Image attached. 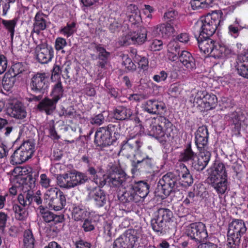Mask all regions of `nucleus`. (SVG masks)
Returning <instances> with one entry per match:
<instances>
[{
  "instance_id": "nucleus-56",
  "label": "nucleus",
  "mask_w": 248,
  "mask_h": 248,
  "mask_svg": "<svg viewBox=\"0 0 248 248\" xmlns=\"http://www.w3.org/2000/svg\"><path fill=\"white\" fill-rule=\"evenodd\" d=\"M129 21L131 23V28L135 29L137 26L140 25L142 22V19L140 16V11L132 14H129Z\"/></svg>"
},
{
  "instance_id": "nucleus-44",
  "label": "nucleus",
  "mask_w": 248,
  "mask_h": 248,
  "mask_svg": "<svg viewBox=\"0 0 248 248\" xmlns=\"http://www.w3.org/2000/svg\"><path fill=\"white\" fill-rule=\"evenodd\" d=\"M23 245L24 248H34L35 238L31 230L24 231L23 235Z\"/></svg>"
},
{
  "instance_id": "nucleus-60",
  "label": "nucleus",
  "mask_w": 248,
  "mask_h": 248,
  "mask_svg": "<svg viewBox=\"0 0 248 248\" xmlns=\"http://www.w3.org/2000/svg\"><path fill=\"white\" fill-rule=\"evenodd\" d=\"M122 65L125 67L126 72H132L136 69V65L132 62L131 58L127 56H124L123 57Z\"/></svg>"
},
{
  "instance_id": "nucleus-48",
  "label": "nucleus",
  "mask_w": 248,
  "mask_h": 248,
  "mask_svg": "<svg viewBox=\"0 0 248 248\" xmlns=\"http://www.w3.org/2000/svg\"><path fill=\"white\" fill-rule=\"evenodd\" d=\"M131 52L135 54V61L138 63L139 67L143 70L147 69L148 67V59L145 56L138 54L136 49H132Z\"/></svg>"
},
{
  "instance_id": "nucleus-35",
  "label": "nucleus",
  "mask_w": 248,
  "mask_h": 248,
  "mask_svg": "<svg viewBox=\"0 0 248 248\" xmlns=\"http://www.w3.org/2000/svg\"><path fill=\"white\" fill-rule=\"evenodd\" d=\"M196 153L192 149V143L191 141L187 142L184 147V149L180 153L179 156V161L183 162H187L193 161L196 157Z\"/></svg>"
},
{
  "instance_id": "nucleus-40",
  "label": "nucleus",
  "mask_w": 248,
  "mask_h": 248,
  "mask_svg": "<svg viewBox=\"0 0 248 248\" xmlns=\"http://www.w3.org/2000/svg\"><path fill=\"white\" fill-rule=\"evenodd\" d=\"M39 209L41 217L43 220L46 223H53L55 222L57 217H64L63 214H55L48 209L44 208L42 206H39Z\"/></svg>"
},
{
  "instance_id": "nucleus-22",
  "label": "nucleus",
  "mask_w": 248,
  "mask_h": 248,
  "mask_svg": "<svg viewBox=\"0 0 248 248\" xmlns=\"http://www.w3.org/2000/svg\"><path fill=\"white\" fill-rule=\"evenodd\" d=\"M247 228L242 219H233L229 223L227 235L233 237H238L240 239L246 233Z\"/></svg>"
},
{
  "instance_id": "nucleus-1",
  "label": "nucleus",
  "mask_w": 248,
  "mask_h": 248,
  "mask_svg": "<svg viewBox=\"0 0 248 248\" xmlns=\"http://www.w3.org/2000/svg\"><path fill=\"white\" fill-rule=\"evenodd\" d=\"M154 115H159L155 118V124H150L149 135L155 138L162 145H166L174 139L175 126L166 117L162 116L167 111L163 101L155 99Z\"/></svg>"
},
{
  "instance_id": "nucleus-17",
  "label": "nucleus",
  "mask_w": 248,
  "mask_h": 248,
  "mask_svg": "<svg viewBox=\"0 0 248 248\" xmlns=\"http://www.w3.org/2000/svg\"><path fill=\"white\" fill-rule=\"evenodd\" d=\"M6 111L10 117L19 120L24 119L27 115L24 104L16 98L8 101L6 104Z\"/></svg>"
},
{
  "instance_id": "nucleus-53",
  "label": "nucleus",
  "mask_w": 248,
  "mask_h": 248,
  "mask_svg": "<svg viewBox=\"0 0 248 248\" xmlns=\"http://www.w3.org/2000/svg\"><path fill=\"white\" fill-rule=\"evenodd\" d=\"M39 176L38 171H34V172L31 173L30 175L27 176L24 179L26 180V183L25 186H28L29 189L32 190L35 186V182ZM27 188L28 189V187Z\"/></svg>"
},
{
  "instance_id": "nucleus-2",
  "label": "nucleus",
  "mask_w": 248,
  "mask_h": 248,
  "mask_svg": "<svg viewBox=\"0 0 248 248\" xmlns=\"http://www.w3.org/2000/svg\"><path fill=\"white\" fill-rule=\"evenodd\" d=\"M199 48L204 54H210L215 59L225 60L235 55L232 47L229 45L218 43L211 39V36H201L194 33Z\"/></svg>"
},
{
  "instance_id": "nucleus-26",
  "label": "nucleus",
  "mask_w": 248,
  "mask_h": 248,
  "mask_svg": "<svg viewBox=\"0 0 248 248\" xmlns=\"http://www.w3.org/2000/svg\"><path fill=\"white\" fill-rule=\"evenodd\" d=\"M57 103L53 99L45 97L39 102L37 108L40 112H45L47 115H50L55 110Z\"/></svg>"
},
{
  "instance_id": "nucleus-28",
  "label": "nucleus",
  "mask_w": 248,
  "mask_h": 248,
  "mask_svg": "<svg viewBox=\"0 0 248 248\" xmlns=\"http://www.w3.org/2000/svg\"><path fill=\"white\" fill-rule=\"evenodd\" d=\"M245 119V115L241 111H235L231 114L229 123L234 132L240 133L242 123Z\"/></svg>"
},
{
  "instance_id": "nucleus-30",
  "label": "nucleus",
  "mask_w": 248,
  "mask_h": 248,
  "mask_svg": "<svg viewBox=\"0 0 248 248\" xmlns=\"http://www.w3.org/2000/svg\"><path fill=\"white\" fill-rule=\"evenodd\" d=\"M151 226L153 230L158 235L166 234L170 229V225H167L156 216L151 219Z\"/></svg>"
},
{
  "instance_id": "nucleus-54",
  "label": "nucleus",
  "mask_w": 248,
  "mask_h": 248,
  "mask_svg": "<svg viewBox=\"0 0 248 248\" xmlns=\"http://www.w3.org/2000/svg\"><path fill=\"white\" fill-rule=\"evenodd\" d=\"M173 76L172 74H171L170 76H169V74L168 73H167L164 70L160 71L159 72H158L157 74L155 75L152 78L154 80V81L157 82V83H160L162 82H165L167 79V78L169 77L171 79V81H173L175 78H173Z\"/></svg>"
},
{
  "instance_id": "nucleus-64",
  "label": "nucleus",
  "mask_w": 248,
  "mask_h": 248,
  "mask_svg": "<svg viewBox=\"0 0 248 248\" xmlns=\"http://www.w3.org/2000/svg\"><path fill=\"white\" fill-rule=\"evenodd\" d=\"M174 39L178 43L180 42L184 44H187L190 41V35L188 33L184 32L178 34Z\"/></svg>"
},
{
  "instance_id": "nucleus-13",
  "label": "nucleus",
  "mask_w": 248,
  "mask_h": 248,
  "mask_svg": "<svg viewBox=\"0 0 248 248\" xmlns=\"http://www.w3.org/2000/svg\"><path fill=\"white\" fill-rule=\"evenodd\" d=\"M45 198L49 207L55 211L62 210L66 205L65 195L56 187L48 189L45 194Z\"/></svg>"
},
{
  "instance_id": "nucleus-46",
  "label": "nucleus",
  "mask_w": 248,
  "mask_h": 248,
  "mask_svg": "<svg viewBox=\"0 0 248 248\" xmlns=\"http://www.w3.org/2000/svg\"><path fill=\"white\" fill-rule=\"evenodd\" d=\"M18 18L15 17L11 20L2 19L1 23L5 28V29L10 33L12 39L13 38L15 32V28L17 25Z\"/></svg>"
},
{
  "instance_id": "nucleus-55",
  "label": "nucleus",
  "mask_w": 248,
  "mask_h": 248,
  "mask_svg": "<svg viewBox=\"0 0 248 248\" xmlns=\"http://www.w3.org/2000/svg\"><path fill=\"white\" fill-rule=\"evenodd\" d=\"M178 13L175 10H169L164 14L163 18L166 23H171L172 25H175L177 22Z\"/></svg>"
},
{
  "instance_id": "nucleus-16",
  "label": "nucleus",
  "mask_w": 248,
  "mask_h": 248,
  "mask_svg": "<svg viewBox=\"0 0 248 248\" xmlns=\"http://www.w3.org/2000/svg\"><path fill=\"white\" fill-rule=\"evenodd\" d=\"M105 178L111 186L124 188L126 182L131 179L122 169L117 167L111 170L107 176L105 175Z\"/></svg>"
},
{
  "instance_id": "nucleus-62",
  "label": "nucleus",
  "mask_w": 248,
  "mask_h": 248,
  "mask_svg": "<svg viewBox=\"0 0 248 248\" xmlns=\"http://www.w3.org/2000/svg\"><path fill=\"white\" fill-rule=\"evenodd\" d=\"M227 248H239L241 239L238 237H233L227 235Z\"/></svg>"
},
{
  "instance_id": "nucleus-21",
  "label": "nucleus",
  "mask_w": 248,
  "mask_h": 248,
  "mask_svg": "<svg viewBox=\"0 0 248 248\" xmlns=\"http://www.w3.org/2000/svg\"><path fill=\"white\" fill-rule=\"evenodd\" d=\"M209 134L206 125L200 126L195 133L194 142L198 151L207 150Z\"/></svg>"
},
{
  "instance_id": "nucleus-8",
  "label": "nucleus",
  "mask_w": 248,
  "mask_h": 248,
  "mask_svg": "<svg viewBox=\"0 0 248 248\" xmlns=\"http://www.w3.org/2000/svg\"><path fill=\"white\" fill-rule=\"evenodd\" d=\"M178 180L177 175L173 172H169L164 175L157 182L155 191V196L163 200L174 192L179 184Z\"/></svg>"
},
{
  "instance_id": "nucleus-61",
  "label": "nucleus",
  "mask_w": 248,
  "mask_h": 248,
  "mask_svg": "<svg viewBox=\"0 0 248 248\" xmlns=\"http://www.w3.org/2000/svg\"><path fill=\"white\" fill-rule=\"evenodd\" d=\"M67 45V43L65 39L62 37H57L55 41L54 47L57 52L61 51L62 54L65 53V51L63 48Z\"/></svg>"
},
{
  "instance_id": "nucleus-63",
  "label": "nucleus",
  "mask_w": 248,
  "mask_h": 248,
  "mask_svg": "<svg viewBox=\"0 0 248 248\" xmlns=\"http://www.w3.org/2000/svg\"><path fill=\"white\" fill-rule=\"evenodd\" d=\"M83 220L81 228L85 232H90L95 229V226L93 221L92 219L86 218Z\"/></svg>"
},
{
  "instance_id": "nucleus-24",
  "label": "nucleus",
  "mask_w": 248,
  "mask_h": 248,
  "mask_svg": "<svg viewBox=\"0 0 248 248\" xmlns=\"http://www.w3.org/2000/svg\"><path fill=\"white\" fill-rule=\"evenodd\" d=\"M100 187L99 186V187L93 188L89 193L90 199L93 202L94 205L98 208L103 207L107 202L106 194Z\"/></svg>"
},
{
  "instance_id": "nucleus-29",
  "label": "nucleus",
  "mask_w": 248,
  "mask_h": 248,
  "mask_svg": "<svg viewBox=\"0 0 248 248\" xmlns=\"http://www.w3.org/2000/svg\"><path fill=\"white\" fill-rule=\"evenodd\" d=\"M238 61L239 62L237 67L238 74L248 79V49L238 56Z\"/></svg>"
},
{
  "instance_id": "nucleus-3",
  "label": "nucleus",
  "mask_w": 248,
  "mask_h": 248,
  "mask_svg": "<svg viewBox=\"0 0 248 248\" xmlns=\"http://www.w3.org/2000/svg\"><path fill=\"white\" fill-rule=\"evenodd\" d=\"M208 170V183L218 195H222L228 188V175L224 164L216 159Z\"/></svg>"
},
{
  "instance_id": "nucleus-47",
  "label": "nucleus",
  "mask_w": 248,
  "mask_h": 248,
  "mask_svg": "<svg viewBox=\"0 0 248 248\" xmlns=\"http://www.w3.org/2000/svg\"><path fill=\"white\" fill-rule=\"evenodd\" d=\"M13 209L15 213V217L16 219L24 220L28 215V213L25 207L17 204L13 205Z\"/></svg>"
},
{
  "instance_id": "nucleus-32",
  "label": "nucleus",
  "mask_w": 248,
  "mask_h": 248,
  "mask_svg": "<svg viewBox=\"0 0 248 248\" xmlns=\"http://www.w3.org/2000/svg\"><path fill=\"white\" fill-rule=\"evenodd\" d=\"M71 212L73 219L77 221H82L90 215V212L82 205L73 204Z\"/></svg>"
},
{
  "instance_id": "nucleus-14",
  "label": "nucleus",
  "mask_w": 248,
  "mask_h": 248,
  "mask_svg": "<svg viewBox=\"0 0 248 248\" xmlns=\"http://www.w3.org/2000/svg\"><path fill=\"white\" fill-rule=\"evenodd\" d=\"M49 85L48 77L46 74L40 72L33 75L30 84V89L32 93L42 94L47 92Z\"/></svg>"
},
{
  "instance_id": "nucleus-20",
  "label": "nucleus",
  "mask_w": 248,
  "mask_h": 248,
  "mask_svg": "<svg viewBox=\"0 0 248 248\" xmlns=\"http://www.w3.org/2000/svg\"><path fill=\"white\" fill-rule=\"evenodd\" d=\"M211 157V152L207 150L199 151V154L194 158L191 167L196 171L203 170L208 164Z\"/></svg>"
},
{
  "instance_id": "nucleus-43",
  "label": "nucleus",
  "mask_w": 248,
  "mask_h": 248,
  "mask_svg": "<svg viewBox=\"0 0 248 248\" xmlns=\"http://www.w3.org/2000/svg\"><path fill=\"white\" fill-rule=\"evenodd\" d=\"M33 191L27 189L23 194H20L18 196V201L19 203L23 206L32 205V197Z\"/></svg>"
},
{
  "instance_id": "nucleus-38",
  "label": "nucleus",
  "mask_w": 248,
  "mask_h": 248,
  "mask_svg": "<svg viewBox=\"0 0 248 248\" xmlns=\"http://www.w3.org/2000/svg\"><path fill=\"white\" fill-rule=\"evenodd\" d=\"M64 95V88L62 81L59 80L52 86L50 96L57 103L61 100Z\"/></svg>"
},
{
  "instance_id": "nucleus-4",
  "label": "nucleus",
  "mask_w": 248,
  "mask_h": 248,
  "mask_svg": "<svg viewBox=\"0 0 248 248\" xmlns=\"http://www.w3.org/2000/svg\"><path fill=\"white\" fill-rule=\"evenodd\" d=\"M221 10H215L205 16L201 17L194 26V30H197L198 35L212 36L217 27L225 20Z\"/></svg>"
},
{
  "instance_id": "nucleus-36",
  "label": "nucleus",
  "mask_w": 248,
  "mask_h": 248,
  "mask_svg": "<svg viewBox=\"0 0 248 248\" xmlns=\"http://www.w3.org/2000/svg\"><path fill=\"white\" fill-rule=\"evenodd\" d=\"M132 114L131 109L124 106H117L113 110L114 118L119 121L128 119Z\"/></svg>"
},
{
  "instance_id": "nucleus-39",
  "label": "nucleus",
  "mask_w": 248,
  "mask_h": 248,
  "mask_svg": "<svg viewBox=\"0 0 248 248\" xmlns=\"http://www.w3.org/2000/svg\"><path fill=\"white\" fill-rule=\"evenodd\" d=\"M241 21L236 18L234 21L228 27V33L232 37L237 38L240 35V31L243 30Z\"/></svg>"
},
{
  "instance_id": "nucleus-6",
  "label": "nucleus",
  "mask_w": 248,
  "mask_h": 248,
  "mask_svg": "<svg viewBox=\"0 0 248 248\" xmlns=\"http://www.w3.org/2000/svg\"><path fill=\"white\" fill-rule=\"evenodd\" d=\"M117 125L109 124L107 127L97 129L94 135V143L101 148L114 144L119 138Z\"/></svg>"
},
{
  "instance_id": "nucleus-50",
  "label": "nucleus",
  "mask_w": 248,
  "mask_h": 248,
  "mask_svg": "<svg viewBox=\"0 0 248 248\" xmlns=\"http://www.w3.org/2000/svg\"><path fill=\"white\" fill-rule=\"evenodd\" d=\"M14 129V127L8 124V121L0 117V132H2L5 137L9 136Z\"/></svg>"
},
{
  "instance_id": "nucleus-11",
  "label": "nucleus",
  "mask_w": 248,
  "mask_h": 248,
  "mask_svg": "<svg viewBox=\"0 0 248 248\" xmlns=\"http://www.w3.org/2000/svg\"><path fill=\"white\" fill-rule=\"evenodd\" d=\"M217 98L216 95L206 91H199L196 94L193 106L201 111L212 110L217 107Z\"/></svg>"
},
{
  "instance_id": "nucleus-34",
  "label": "nucleus",
  "mask_w": 248,
  "mask_h": 248,
  "mask_svg": "<svg viewBox=\"0 0 248 248\" xmlns=\"http://www.w3.org/2000/svg\"><path fill=\"white\" fill-rule=\"evenodd\" d=\"M131 30L135 45H142L146 41L147 31L145 27L139 25L134 29L131 28Z\"/></svg>"
},
{
  "instance_id": "nucleus-18",
  "label": "nucleus",
  "mask_w": 248,
  "mask_h": 248,
  "mask_svg": "<svg viewBox=\"0 0 248 248\" xmlns=\"http://www.w3.org/2000/svg\"><path fill=\"white\" fill-rule=\"evenodd\" d=\"M118 199L124 206V209L127 212L133 211L135 207V203L140 200L136 196L134 191L130 186L123 191L122 193H119Z\"/></svg>"
},
{
  "instance_id": "nucleus-51",
  "label": "nucleus",
  "mask_w": 248,
  "mask_h": 248,
  "mask_svg": "<svg viewBox=\"0 0 248 248\" xmlns=\"http://www.w3.org/2000/svg\"><path fill=\"white\" fill-rule=\"evenodd\" d=\"M64 217H57L55 222L51 224L49 230L52 232L53 235H57L60 232L61 230L63 227L62 223L64 222Z\"/></svg>"
},
{
  "instance_id": "nucleus-57",
  "label": "nucleus",
  "mask_w": 248,
  "mask_h": 248,
  "mask_svg": "<svg viewBox=\"0 0 248 248\" xmlns=\"http://www.w3.org/2000/svg\"><path fill=\"white\" fill-rule=\"evenodd\" d=\"M11 70L13 74L12 75L16 77L25 72L27 70V66L24 63L18 62L12 65Z\"/></svg>"
},
{
  "instance_id": "nucleus-15",
  "label": "nucleus",
  "mask_w": 248,
  "mask_h": 248,
  "mask_svg": "<svg viewBox=\"0 0 248 248\" xmlns=\"http://www.w3.org/2000/svg\"><path fill=\"white\" fill-rule=\"evenodd\" d=\"M139 238L136 230H128L114 241L113 248H134Z\"/></svg>"
},
{
  "instance_id": "nucleus-42",
  "label": "nucleus",
  "mask_w": 248,
  "mask_h": 248,
  "mask_svg": "<svg viewBox=\"0 0 248 248\" xmlns=\"http://www.w3.org/2000/svg\"><path fill=\"white\" fill-rule=\"evenodd\" d=\"M156 216L165 224H167V225H170V222L172 221L173 214L170 209L162 208L158 209Z\"/></svg>"
},
{
  "instance_id": "nucleus-7",
  "label": "nucleus",
  "mask_w": 248,
  "mask_h": 248,
  "mask_svg": "<svg viewBox=\"0 0 248 248\" xmlns=\"http://www.w3.org/2000/svg\"><path fill=\"white\" fill-rule=\"evenodd\" d=\"M90 179L86 173L76 170L68 171L57 177V184L59 186L66 189L84 185L88 182Z\"/></svg>"
},
{
  "instance_id": "nucleus-12",
  "label": "nucleus",
  "mask_w": 248,
  "mask_h": 248,
  "mask_svg": "<svg viewBox=\"0 0 248 248\" xmlns=\"http://www.w3.org/2000/svg\"><path fill=\"white\" fill-rule=\"evenodd\" d=\"M131 172L133 175H138L139 173H148L153 168L154 159L142 151L137 154L135 160L132 162Z\"/></svg>"
},
{
  "instance_id": "nucleus-9",
  "label": "nucleus",
  "mask_w": 248,
  "mask_h": 248,
  "mask_svg": "<svg viewBox=\"0 0 248 248\" xmlns=\"http://www.w3.org/2000/svg\"><path fill=\"white\" fill-rule=\"evenodd\" d=\"M35 152V143L31 140L22 142L10 157V163L14 166L22 164L31 159Z\"/></svg>"
},
{
  "instance_id": "nucleus-58",
  "label": "nucleus",
  "mask_w": 248,
  "mask_h": 248,
  "mask_svg": "<svg viewBox=\"0 0 248 248\" xmlns=\"http://www.w3.org/2000/svg\"><path fill=\"white\" fill-rule=\"evenodd\" d=\"M76 24L75 22H73L71 23H67L66 26L62 28L60 32L61 33L63 34L64 36L68 38L75 32V28H76Z\"/></svg>"
},
{
  "instance_id": "nucleus-49",
  "label": "nucleus",
  "mask_w": 248,
  "mask_h": 248,
  "mask_svg": "<svg viewBox=\"0 0 248 248\" xmlns=\"http://www.w3.org/2000/svg\"><path fill=\"white\" fill-rule=\"evenodd\" d=\"M16 81V77L11 74H5L4 76L2 84L3 89L6 91H9L13 87Z\"/></svg>"
},
{
  "instance_id": "nucleus-45",
  "label": "nucleus",
  "mask_w": 248,
  "mask_h": 248,
  "mask_svg": "<svg viewBox=\"0 0 248 248\" xmlns=\"http://www.w3.org/2000/svg\"><path fill=\"white\" fill-rule=\"evenodd\" d=\"M87 172L91 176V177L93 178V181L97 185H98L99 186H103L106 184L105 175L103 176V178H99L97 170L94 167L89 166L87 170Z\"/></svg>"
},
{
  "instance_id": "nucleus-25",
  "label": "nucleus",
  "mask_w": 248,
  "mask_h": 248,
  "mask_svg": "<svg viewBox=\"0 0 248 248\" xmlns=\"http://www.w3.org/2000/svg\"><path fill=\"white\" fill-rule=\"evenodd\" d=\"M130 186L138 198H145L149 192L150 186L145 181H131Z\"/></svg>"
},
{
  "instance_id": "nucleus-27",
  "label": "nucleus",
  "mask_w": 248,
  "mask_h": 248,
  "mask_svg": "<svg viewBox=\"0 0 248 248\" xmlns=\"http://www.w3.org/2000/svg\"><path fill=\"white\" fill-rule=\"evenodd\" d=\"M178 59L187 71L190 72L196 69L195 60L189 52L182 51Z\"/></svg>"
},
{
  "instance_id": "nucleus-10",
  "label": "nucleus",
  "mask_w": 248,
  "mask_h": 248,
  "mask_svg": "<svg viewBox=\"0 0 248 248\" xmlns=\"http://www.w3.org/2000/svg\"><path fill=\"white\" fill-rule=\"evenodd\" d=\"M143 144V141L140 137V134H130L122 143L120 154L127 158L134 156L137 157V154L141 152L140 148Z\"/></svg>"
},
{
  "instance_id": "nucleus-33",
  "label": "nucleus",
  "mask_w": 248,
  "mask_h": 248,
  "mask_svg": "<svg viewBox=\"0 0 248 248\" xmlns=\"http://www.w3.org/2000/svg\"><path fill=\"white\" fill-rule=\"evenodd\" d=\"M95 49L98 53L97 58L99 61L97 62V66L102 69L105 68L108 62L110 53L107 51L101 44L95 45Z\"/></svg>"
},
{
  "instance_id": "nucleus-31",
  "label": "nucleus",
  "mask_w": 248,
  "mask_h": 248,
  "mask_svg": "<svg viewBox=\"0 0 248 248\" xmlns=\"http://www.w3.org/2000/svg\"><path fill=\"white\" fill-rule=\"evenodd\" d=\"M175 30L174 25L169 23H164L159 24L154 27L153 31L155 33L161 35L163 37L167 38L171 36Z\"/></svg>"
},
{
  "instance_id": "nucleus-59",
  "label": "nucleus",
  "mask_w": 248,
  "mask_h": 248,
  "mask_svg": "<svg viewBox=\"0 0 248 248\" xmlns=\"http://www.w3.org/2000/svg\"><path fill=\"white\" fill-rule=\"evenodd\" d=\"M155 107V99L148 100L141 105L142 110L151 115H154Z\"/></svg>"
},
{
  "instance_id": "nucleus-41",
  "label": "nucleus",
  "mask_w": 248,
  "mask_h": 248,
  "mask_svg": "<svg viewBox=\"0 0 248 248\" xmlns=\"http://www.w3.org/2000/svg\"><path fill=\"white\" fill-rule=\"evenodd\" d=\"M181 173L179 175L180 176V183L184 187L191 186L193 183V178L190 174L189 170L184 165Z\"/></svg>"
},
{
  "instance_id": "nucleus-19",
  "label": "nucleus",
  "mask_w": 248,
  "mask_h": 248,
  "mask_svg": "<svg viewBox=\"0 0 248 248\" xmlns=\"http://www.w3.org/2000/svg\"><path fill=\"white\" fill-rule=\"evenodd\" d=\"M35 52L37 61L42 64L47 63L51 62L54 55L53 48L47 44L37 46Z\"/></svg>"
},
{
  "instance_id": "nucleus-23",
  "label": "nucleus",
  "mask_w": 248,
  "mask_h": 248,
  "mask_svg": "<svg viewBox=\"0 0 248 248\" xmlns=\"http://www.w3.org/2000/svg\"><path fill=\"white\" fill-rule=\"evenodd\" d=\"M47 16L41 11L37 12L33 18L32 30L31 33H35L39 35L41 31L45 30L47 26L46 18Z\"/></svg>"
},
{
  "instance_id": "nucleus-37",
  "label": "nucleus",
  "mask_w": 248,
  "mask_h": 248,
  "mask_svg": "<svg viewBox=\"0 0 248 248\" xmlns=\"http://www.w3.org/2000/svg\"><path fill=\"white\" fill-rule=\"evenodd\" d=\"M167 47L169 59L172 61L177 60L180 54V46L179 43L173 39L169 42Z\"/></svg>"
},
{
  "instance_id": "nucleus-52",
  "label": "nucleus",
  "mask_w": 248,
  "mask_h": 248,
  "mask_svg": "<svg viewBox=\"0 0 248 248\" xmlns=\"http://www.w3.org/2000/svg\"><path fill=\"white\" fill-rule=\"evenodd\" d=\"M119 44L121 46H127L131 44H135L134 37L130 30L128 32L125 34H123L119 39Z\"/></svg>"
},
{
  "instance_id": "nucleus-5",
  "label": "nucleus",
  "mask_w": 248,
  "mask_h": 248,
  "mask_svg": "<svg viewBox=\"0 0 248 248\" xmlns=\"http://www.w3.org/2000/svg\"><path fill=\"white\" fill-rule=\"evenodd\" d=\"M185 234L188 240L199 244L196 248H218L214 243H203L208 238V234L205 224L202 222L190 223L186 227Z\"/></svg>"
}]
</instances>
